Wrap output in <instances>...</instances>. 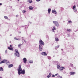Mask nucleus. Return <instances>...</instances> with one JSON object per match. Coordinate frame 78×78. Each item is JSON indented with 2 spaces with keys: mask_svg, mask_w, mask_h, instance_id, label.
Masks as SVG:
<instances>
[{
  "mask_svg": "<svg viewBox=\"0 0 78 78\" xmlns=\"http://www.w3.org/2000/svg\"><path fill=\"white\" fill-rule=\"evenodd\" d=\"M75 72H71L69 73L71 75H74V74H75Z\"/></svg>",
  "mask_w": 78,
  "mask_h": 78,
  "instance_id": "6e6552de",
  "label": "nucleus"
},
{
  "mask_svg": "<svg viewBox=\"0 0 78 78\" xmlns=\"http://www.w3.org/2000/svg\"><path fill=\"white\" fill-rule=\"evenodd\" d=\"M36 1L38 2H39V1H41V0H36Z\"/></svg>",
  "mask_w": 78,
  "mask_h": 78,
  "instance_id": "72a5a7b5",
  "label": "nucleus"
},
{
  "mask_svg": "<svg viewBox=\"0 0 78 78\" xmlns=\"http://www.w3.org/2000/svg\"><path fill=\"white\" fill-rule=\"evenodd\" d=\"M2 5V3H0V6Z\"/></svg>",
  "mask_w": 78,
  "mask_h": 78,
  "instance_id": "4c0bfd02",
  "label": "nucleus"
},
{
  "mask_svg": "<svg viewBox=\"0 0 78 78\" xmlns=\"http://www.w3.org/2000/svg\"><path fill=\"white\" fill-rule=\"evenodd\" d=\"M8 49H9V50H11L12 51H13L14 50V49L13 48H10V47H8Z\"/></svg>",
  "mask_w": 78,
  "mask_h": 78,
  "instance_id": "0eeeda50",
  "label": "nucleus"
},
{
  "mask_svg": "<svg viewBox=\"0 0 78 78\" xmlns=\"http://www.w3.org/2000/svg\"><path fill=\"white\" fill-rule=\"evenodd\" d=\"M23 61L24 62V63H25V64H26L27 63V58H23Z\"/></svg>",
  "mask_w": 78,
  "mask_h": 78,
  "instance_id": "423d86ee",
  "label": "nucleus"
},
{
  "mask_svg": "<svg viewBox=\"0 0 78 78\" xmlns=\"http://www.w3.org/2000/svg\"><path fill=\"white\" fill-rule=\"evenodd\" d=\"M1 59H2V58H1V57L0 55V61L1 60Z\"/></svg>",
  "mask_w": 78,
  "mask_h": 78,
  "instance_id": "a19ab883",
  "label": "nucleus"
},
{
  "mask_svg": "<svg viewBox=\"0 0 78 78\" xmlns=\"http://www.w3.org/2000/svg\"><path fill=\"white\" fill-rule=\"evenodd\" d=\"M75 7H76V6H75V5H74V6H73V9H75Z\"/></svg>",
  "mask_w": 78,
  "mask_h": 78,
  "instance_id": "cd10ccee",
  "label": "nucleus"
},
{
  "mask_svg": "<svg viewBox=\"0 0 78 78\" xmlns=\"http://www.w3.org/2000/svg\"><path fill=\"white\" fill-rule=\"evenodd\" d=\"M52 77H55V75H52Z\"/></svg>",
  "mask_w": 78,
  "mask_h": 78,
  "instance_id": "58836bf2",
  "label": "nucleus"
},
{
  "mask_svg": "<svg viewBox=\"0 0 78 78\" xmlns=\"http://www.w3.org/2000/svg\"><path fill=\"white\" fill-rule=\"evenodd\" d=\"M22 71L21 65H19V69H18V72L19 75H20V74H25V69L23 70L20 72V71Z\"/></svg>",
  "mask_w": 78,
  "mask_h": 78,
  "instance_id": "f257e3e1",
  "label": "nucleus"
},
{
  "mask_svg": "<svg viewBox=\"0 0 78 78\" xmlns=\"http://www.w3.org/2000/svg\"><path fill=\"white\" fill-rule=\"evenodd\" d=\"M53 28L52 29L53 32H54V30H56V28L55 27V26L53 27Z\"/></svg>",
  "mask_w": 78,
  "mask_h": 78,
  "instance_id": "9b49d317",
  "label": "nucleus"
},
{
  "mask_svg": "<svg viewBox=\"0 0 78 78\" xmlns=\"http://www.w3.org/2000/svg\"><path fill=\"white\" fill-rule=\"evenodd\" d=\"M24 42H25V43H27V41H26L25 40H24Z\"/></svg>",
  "mask_w": 78,
  "mask_h": 78,
  "instance_id": "79ce46f5",
  "label": "nucleus"
},
{
  "mask_svg": "<svg viewBox=\"0 0 78 78\" xmlns=\"http://www.w3.org/2000/svg\"><path fill=\"white\" fill-rule=\"evenodd\" d=\"M14 39L15 40H19V39L17 38L16 37H15L14 38Z\"/></svg>",
  "mask_w": 78,
  "mask_h": 78,
  "instance_id": "4be33fe9",
  "label": "nucleus"
},
{
  "mask_svg": "<svg viewBox=\"0 0 78 78\" xmlns=\"http://www.w3.org/2000/svg\"><path fill=\"white\" fill-rule=\"evenodd\" d=\"M56 49V50H57V49Z\"/></svg>",
  "mask_w": 78,
  "mask_h": 78,
  "instance_id": "09e8293b",
  "label": "nucleus"
},
{
  "mask_svg": "<svg viewBox=\"0 0 78 78\" xmlns=\"http://www.w3.org/2000/svg\"><path fill=\"white\" fill-rule=\"evenodd\" d=\"M3 61H4V62H6V61H7V60L6 59H4L3 60Z\"/></svg>",
  "mask_w": 78,
  "mask_h": 78,
  "instance_id": "5701e85b",
  "label": "nucleus"
},
{
  "mask_svg": "<svg viewBox=\"0 0 78 78\" xmlns=\"http://www.w3.org/2000/svg\"><path fill=\"white\" fill-rule=\"evenodd\" d=\"M53 23L55 25L56 27H59V24L58 23V22L56 21H53Z\"/></svg>",
  "mask_w": 78,
  "mask_h": 78,
  "instance_id": "7ed1b4c3",
  "label": "nucleus"
},
{
  "mask_svg": "<svg viewBox=\"0 0 78 78\" xmlns=\"http://www.w3.org/2000/svg\"><path fill=\"white\" fill-rule=\"evenodd\" d=\"M10 47H11V48L12 47V45H10Z\"/></svg>",
  "mask_w": 78,
  "mask_h": 78,
  "instance_id": "f704fd0d",
  "label": "nucleus"
},
{
  "mask_svg": "<svg viewBox=\"0 0 78 78\" xmlns=\"http://www.w3.org/2000/svg\"><path fill=\"white\" fill-rule=\"evenodd\" d=\"M74 12H78V11H77V10H74Z\"/></svg>",
  "mask_w": 78,
  "mask_h": 78,
  "instance_id": "412c9836",
  "label": "nucleus"
},
{
  "mask_svg": "<svg viewBox=\"0 0 78 78\" xmlns=\"http://www.w3.org/2000/svg\"><path fill=\"white\" fill-rule=\"evenodd\" d=\"M29 9H30V10H33V8L31 6H30L29 8Z\"/></svg>",
  "mask_w": 78,
  "mask_h": 78,
  "instance_id": "dca6fc26",
  "label": "nucleus"
},
{
  "mask_svg": "<svg viewBox=\"0 0 78 78\" xmlns=\"http://www.w3.org/2000/svg\"><path fill=\"white\" fill-rule=\"evenodd\" d=\"M59 67H60V66H59V65H58L57 66V69H59Z\"/></svg>",
  "mask_w": 78,
  "mask_h": 78,
  "instance_id": "7c9ffc66",
  "label": "nucleus"
},
{
  "mask_svg": "<svg viewBox=\"0 0 78 78\" xmlns=\"http://www.w3.org/2000/svg\"><path fill=\"white\" fill-rule=\"evenodd\" d=\"M2 63H4L3 60L1 61V62H0V64H2Z\"/></svg>",
  "mask_w": 78,
  "mask_h": 78,
  "instance_id": "393cba45",
  "label": "nucleus"
},
{
  "mask_svg": "<svg viewBox=\"0 0 78 78\" xmlns=\"http://www.w3.org/2000/svg\"><path fill=\"white\" fill-rule=\"evenodd\" d=\"M4 18H5V19H8V17H7V16H4Z\"/></svg>",
  "mask_w": 78,
  "mask_h": 78,
  "instance_id": "c85d7f7f",
  "label": "nucleus"
},
{
  "mask_svg": "<svg viewBox=\"0 0 78 78\" xmlns=\"http://www.w3.org/2000/svg\"><path fill=\"white\" fill-rule=\"evenodd\" d=\"M51 73H49V75L47 76L48 78H49V77L51 76Z\"/></svg>",
  "mask_w": 78,
  "mask_h": 78,
  "instance_id": "f3484780",
  "label": "nucleus"
},
{
  "mask_svg": "<svg viewBox=\"0 0 78 78\" xmlns=\"http://www.w3.org/2000/svg\"><path fill=\"white\" fill-rule=\"evenodd\" d=\"M68 22L69 23H72V22L71 21H69Z\"/></svg>",
  "mask_w": 78,
  "mask_h": 78,
  "instance_id": "a878e982",
  "label": "nucleus"
},
{
  "mask_svg": "<svg viewBox=\"0 0 78 78\" xmlns=\"http://www.w3.org/2000/svg\"><path fill=\"white\" fill-rule=\"evenodd\" d=\"M21 45H22V44H19L18 45V47H21Z\"/></svg>",
  "mask_w": 78,
  "mask_h": 78,
  "instance_id": "c756f323",
  "label": "nucleus"
},
{
  "mask_svg": "<svg viewBox=\"0 0 78 78\" xmlns=\"http://www.w3.org/2000/svg\"><path fill=\"white\" fill-rule=\"evenodd\" d=\"M5 53H7V50H6L5 51Z\"/></svg>",
  "mask_w": 78,
  "mask_h": 78,
  "instance_id": "ea45409f",
  "label": "nucleus"
},
{
  "mask_svg": "<svg viewBox=\"0 0 78 78\" xmlns=\"http://www.w3.org/2000/svg\"><path fill=\"white\" fill-rule=\"evenodd\" d=\"M55 41H59V39L57 38L56 37H55Z\"/></svg>",
  "mask_w": 78,
  "mask_h": 78,
  "instance_id": "2eb2a0df",
  "label": "nucleus"
},
{
  "mask_svg": "<svg viewBox=\"0 0 78 78\" xmlns=\"http://www.w3.org/2000/svg\"><path fill=\"white\" fill-rule=\"evenodd\" d=\"M41 54L42 55H43L44 56H47V54L45 52H42Z\"/></svg>",
  "mask_w": 78,
  "mask_h": 78,
  "instance_id": "9d476101",
  "label": "nucleus"
},
{
  "mask_svg": "<svg viewBox=\"0 0 78 78\" xmlns=\"http://www.w3.org/2000/svg\"><path fill=\"white\" fill-rule=\"evenodd\" d=\"M13 67V65L12 64H10L8 66V67L9 68H11V67Z\"/></svg>",
  "mask_w": 78,
  "mask_h": 78,
  "instance_id": "ddd939ff",
  "label": "nucleus"
},
{
  "mask_svg": "<svg viewBox=\"0 0 78 78\" xmlns=\"http://www.w3.org/2000/svg\"><path fill=\"white\" fill-rule=\"evenodd\" d=\"M27 2L30 3H31L33 2V1H32V0H28L27 1Z\"/></svg>",
  "mask_w": 78,
  "mask_h": 78,
  "instance_id": "4468645a",
  "label": "nucleus"
},
{
  "mask_svg": "<svg viewBox=\"0 0 78 78\" xmlns=\"http://www.w3.org/2000/svg\"><path fill=\"white\" fill-rule=\"evenodd\" d=\"M65 68H64V67H61L60 68L59 70H63V69H65Z\"/></svg>",
  "mask_w": 78,
  "mask_h": 78,
  "instance_id": "1a4fd4ad",
  "label": "nucleus"
},
{
  "mask_svg": "<svg viewBox=\"0 0 78 78\" xmlns=\"http://www.w3.org/2000/svg\"><path fill=\"white\" fill-rule=\"evenodd\" d=\"M57 77L58 78H62V76H57Z\"/></svg>",
  "mask_w": 78,
  "mask_h": 78,
  "instance_id": "b1692460",
  "label": "nucleus"
},
{
  "mask_svg": "<svg viewBox=\"0 0 78 78\" xmlns=\"http://www.w3.org/2000/svg\"><path fill=\"white\" fill-rule=\"evenodd\" d=\"M59 45H58L57 47H55V48H59Z\"/></svg>",
  "mask_w": 78,
  "mask_h": 78,
  "instance_id": "2f4dec72",
  "label": "nucleus"
},
{
  "mask_svg": "<svg viewBox=\"0 0 78 78\" xmlns=\"http://www.w3.org/2000/svg\"><path fill=\"white\" fill-rule=\"evenodd\" d=\"M71 65L72 66H73V64H71Z\"/></svg>",
  "mask_w": 78,
  "mask_h": 78,
  "instance_id": "a18cd8bd",
  "label": "nucleus"
},
{
  "mask_svg": "<svg viewBox=\"0 0 78 78\" xmlns=\"http://www.w3.org/2000/svg\"><path fill=\"white\" fill-rule=\"evenodd\" d=\"M67 31H69V32H70V31H72V30L70 29H67Z\"/></svg>",
  "mask_w": 78,
  "mask_h": 78,
  "instance_id": "a211bd4d",
  "label": "nucleus"
},
{
  "mask_svg": "<svg viewBox=\"0 0 78 78\" xmlns=\"http://www.w3.org/2000/svg\"><path fill=\"white\" fill-rule=\"evenodd\" d=\"M48 11L49 14H50V11H51V9H49L48 10Z\"/></svg>",
  "mask_w": 78,
  "mask_h": 78,
  "instance_id": "6ab92c4d",
  "label": "nucleus"
},
{
  "mask_svg": "<svg viewBox=\"0 0 78 78\" xmlns=\"http://www.w3.org/2000/svg\"><path fill=\"white\" fill-rule=\"evenodd\" d=\"M23 14L25 13V12H26V11L25 10H23Z\"/></svg>",
  "mask_w": 78,
  "mask_h": 78,
  "instance_id": "bb28decb",
  "label": "nucleus"
},
{
  "mask_svg": "<svg viewBox=\"0 0 78 78\" xmlns=\"http://www.w3.org/2000/svg\"><path fill=\"white\" fill-rule=\"evenodd\" d=\"M0 78H2V77H0Z\"/></svg>",
  "mask_w": 78,
  "mask_h": 78,
  "instance_id": "37998d69",
  "label": "nucleus"
},
{
  "mask_svg": "<svg viewBox=\"0 0 78 78\" xmlns=\"http://www.w3.org/2000/svg\"><path fill=\"white\" fill-rule=\"evenodd\" d=\"M52 13H53L54 14H56L57 13L56 12V10H52Z\"/></svg>",
  "mask_w": 78,
  "mask_h": 78,
  "instance_id": "f8f14e48",
  "label": "nucleus"
},
{
  "mask_svg": "<svg viewBox=\"0 0 78 78\" xmlns=\"http://www.w3.org/2000/svg\"><path fill=\"white\" fill-rule=\"evenodd\" d=\"M52 45H53V44H52Z\"/></svg>",
  "mask_w": 78,
  "mask_h": 78,
  "instance_id": "de8ad7c7",
  "label": "nucleus"
},
{
  "mask_svg": "<svg viewBox=\"0 0 78 78\" xmlns=\"http://www.w3.org/2000/svg\"><path fill=\"white\" fill-rule=\"evenodd\" d=\"M39 43L40 44V45H44V43L43 41L42 40H40L39 41Z\"/></svg>",
  "mask_w": 78,
  "mask_h": 78,
  "instance_id": "20e7f679",
  "label": "nucleus"
},
{
  "mask_svg": "<svg viewBox=\"0 0 78 78\" xmlns=\"http://www.w3.org/2000/svg\"><path fill=\"white\" fill-rule=\"evenodd\" d=\"M30 63H33V61H31L30 62Z\"/></svg>",
  "mask_w": 78,
  "mask_h": 78,
  "instance_id": "e433bc0d",
  "label": "nucleus"
},
{
  "mask_svg": "<svg viewBox=\"0 0 78 78\" xmlns=\"http://www.w3.org/2000/svg\"><path fill=\"white\" fill-rule=\"evenodd\" d=\"M16 17H17V15L16 16Z\"/></svg>",
  "mask_w": 78,
  "mask_h": 78,
  "instance_id": "c03bdc74",
  "label": "nucleus"
},
{
  "mask_svg": "<svg viewBox=\"0 0 78 78\" xmlns=\"http://www.w3.org/2000/svg\"><path fill=\"white\" fill-rule=\"evenodd\" d=\"M15 55H16L17 57H20V53L19 51H18V50L17 49H15Z\"/></svg>",
  "mask_w": 78,
  "mask_h": 78,
  "instance_id": "f03ea898",
  "label": "nucleus"
},
{
  "mask_svg": "<svg viewBox=\"0 0 78 78\" xmlns=\"http://www.w3.org/2000/svg\"><path fill=\"white\" fill-rule=\"evenodd\" d=\"M57 75H58V73L55 75V76H57Z\"/></svg>",
  "mask_w": 78,
  "mask_h": 78,
  "instance_id": "c9c22d12",
  "label": "nucleus"
},
{
  "mask_svg": "<svg viewBox=\"0 0 78 78\" xmlns=\"http://www.w3.org/2000/svg\"><path fill=\"white\" fill-rule=\"evenodd\" d=\"M0 71H3V68H2V67H0Z\"/></svg>",
  "mask_w": 78,
  "mask_h": 78,
  "instance_id": "aec40b11",
  "label": "nucleus"
},
{
  "mask_svg": "<svg viewBox=\"0 0 78 78\" xmlns=\"http://www.w3.org/2000/svg\"><path fill=\"white\" fill-rule=\"evenodd\" d=\"M39 46V50L40 51H42V46L41 45H40Z\"/></svg>",
  "mask_w": 78,
  "mask_h": 78,
  "instance_id": "39448f33",
  "label": "nucleus"
},
{
  "mask_svg": "<svg viewBox=\"0 0 78 78\" xmlns=\"http://www.w3.org/2000/svg\"><path fill=\"white\" fill-rule=\"evenodd\" d=\"M18 0V1H19V0Z\"/></svg>",
  "mask_w": 78,
  "mask_h": 78,
  "instance_id": "49530a36",
  "label": "nucleus"
},
{
  "mask_svg": "<svg viewBox=\"0 0 78 78\" xmlns=\"http://www.w3.org/2000/svg\"><path fill=\"white\" fill-rule=\"evenodd\" d=\"M67 36L68 37H70V35H69V34H67Z\"/></svg>",
  "mask_w": 78,
  "mask_h": 78,
  "instance_id": "473e14b6",
  "label": "nucleus"
}]
</instances>
